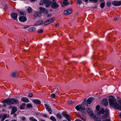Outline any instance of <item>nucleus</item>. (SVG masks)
Segmentation results:
<instances>
[{
  "instance_id": "f257e3e1",
  "label": "nucleus",
  "mask_w": 121,
  "mask_h": 121,
  "mask_svg": "<svg viewBox=\"0 0 121 121\" xmlns=\"http://www.w3.org/2000/svg\"><path fill=\"white\" fill-rule=\"evenodd\" d=\"M109 105L116 109H118V104L116 103V99L113 96L111 95L109 96L108 99Z\"/></svg>"
},
{
  "instance_id": "f03ea898",
  "label": "nucleus",
  "mask_w": 121,
  "mask_h": 121,
  "mask_svg": "<svg viewBox=\"0 0 121 121\" xmlns=\"http://www.w3.org/2000/svg\"><path fill=\"white\" fill-rule=\"evenodd\" d=\"M18 102L17 99H6L3 102V104L7 103L8 105H11L13 104H17Z\"/></svg>"
},
{
  "instance_id": "7ed1b4c3",
  "label": "nucleus",
  "mask_w": 121,
  "mask_h": 121,
  "mask_svg": "<svg viewBox=\"0 0 121 121\" xmlns=\"http://www.w3.org/2000/svg\"><path fill=\"white\" fill-rule=\"evenodd\" d=\"M52 3L51 1H49V0H43L40 1L39 3L40 5H43V4H45L46 5L45 7H48L50 6Z\"/></svg>"
},
{
  "instance_id": "20e7f679",
  "label": "nucleus",
  "mask_w": 121,
  "mask_h": 121,
  "mask_svg": "<svg viewBox=\"0 0 121 121\" xmlns=\"http://www.w3.org/2000/svg\"><path fill=\"white\" fill-rule=\"evenodd\" d=\"M83 105V104H82L81 105H77L75 107V108L77 110L81 112L85 110V107Z\"/></svg>"
},
{
  "instance_id": "39448f33",
  "label": "nucleus",
  "mask_w": 121,
  "mask_h": 121,
  "mask_svg": "<svg viewBox=\"0 0 121 121\" xmlns=\"http://www.w3.org/2000/svg\"><path fill=\"white\" fill-rule=\"evenodd\" d=\"M53 1L51 5L52 8L54 9L58 8L59 6V4L56 2L55 0H53Z\"/></svg>"
},
{
  "instance_id": "423d86ee",
  "label": "nucleus",
  "mask_w": 121,
  "mask_h": 121,
  "mask_svg": "<svg viewBox=\"0 0 121 121\" xmlns=\"http://www.w3.org/2000/svg\"><path fill=\"white\" fill-rule=\"evenodd\" d=\"M103 115L100 116L101 118L102 119L108 117L109 116V112L108 110H105L103 113Z\"/></svg>"
},
{
  "instance_id": "0eeeda50",
  "label": "nucleus",
  "mask_w": 121,
  "mask_h": 121,
  "mask_svg": "<svg viewBox=\"0 0 121 121\" xmlns=\"http://www.w3.org/2000/svg\"><path fill=\"white\" fill-rule=\"evenodd\" d=\"M54 18L53 17L51 19H48L45 21L44 23V24L45 26H46L49 24L52 23L54 21Z\"/></svg>"
},
{
  "instance_id": "6e6552de",
  "label": "nucleus",
  "mask_w": 121,
  "mask_h": 121,
  "mask_svg": "<svg viewBox=\"0 0 121 121\" xmlns=\"http://www.w3.org/2000/svg\"><path fill=\"white\" fill-rule=\"evenodd\" d=\"M72 8H70L68 9L67 10L64 11V13L65 15H67L70 14L72 12Z\"/></svg>"
},
{
  "instance_id": "1a4fd4ad",
  "label": "nucleus",
  "mask_w": 121,
  "mask_h": 121,
  "mask_svg": "<svg viewBox=\"0 0 121 121\" xmlns=\"http://www.w3.org/2000/svg\"><path fill=\"white\" fill-rule=\"evenodd\" d=\"M62 115L63 116L65 117L68 121H71V120L70 119V116L69 115L66 114L64 112H62Z\"/></svg>"
},
{
  "instance_id": "9d476101",
  "label": "nucleus",
  "mask_w": 121,
  "mask_h": 121,
  "mask_svg": "<svg viewBox=\"0 0 121 121\" xmlns=\"http://www.w3.org/2000/svg\"><path fill=\"white\" fill-rule=\"evenodd\" d=\"M25 16H21L19 17V21L22 22H25L26 20V18Z\"/></svg>"
},
{
  "instance_id": "9b49d317",
  "label": "nucleus",
  "mask_w": 121,
  "mask_h": 121,
  "mask_svg": "<svg viewBox=\"0 0 121 121\" xmlns=\"http://www.w3.org/2000/svg\"><path fill=\"white\" fill-rule=\"evenodd\" d=\"M2 119L1 121H3L6 118H9V115L5 114H1Z\"/></svg>"
},
{
  "instance_id": "f8f14e48",
  "label": "nucleus",
  "mask_w": 121,
  "mask_h": 121,
  "mask_svg": "<svg viewBox=\"0 0 121 121\" xmlns=\"http://www.w3.org/2000/svg\"><path fill=\"white\" fill-rule=\"evenodd\" d=\"M44 106L45 107L46 109L50 113L52 114V111L51 110V108H50V106L46 104H44Z\"/></svg>"
},
{
  "instance_id": "ddd939ff",
  "label": "nucleus",
  "mask_w": 121,
  "mask_h": 121,
  "mask_svg": "<svg viewBox=\"0 0 121 121\" xmlns=\"http://www.w3.org/2000/svg\"><path fill=\"white\" fill-rule=\"evenodd\" d=\"M101 102L102 104L105 106H107L108 104V101L107 98H105L103 99Z\"/></svg>"
},
{
  "instance_id": "4468645a",
  "label": "nucleus",
  "mask_w": 121,
  "mask_h": 121,
  "mask_svg": "<svg viewBox=\"0 0 121 121\" xmlns=\"http://www.w3.org/2000/svg\"><path fill=\"white\" fill-rule=\"evenodd\" d=\"M41 13L40 12H36L34 13L33 14V16L35 17H39L42 16V15L41 14Z\"/></svg>"
},
{
  "instance_id": "2eb2a0df",
  "label": "nucleus",
  "mask_w": 121,
  "mask_h": 121,
  "mask_svg": "<svg viewBox=\"0 0 121 121\" xmlns=\"http://www.w3.org/2000/svg\"><path fill=\"white\" fill-rule=\"evenodd\" d=\"M17 14L15 13H12L11 15L12 18L14 20L17 19Z\"/></svg>"
},
{
  "instance_id": "dca6fc26",
  "label": "nucleus",
  "mask_w": 121,
  "mask_h": 121,
  "mask_svg": "<svg viewBox=\"0 0 121 121\" xmlns=\"http://www.w3.org/2000/svg\"><path fill=\"white\" fill-rule=\"evenodd\" d=\"M43 22V21L42 20L37 21L35 23V25L36 26L41 25Z\"/></svg>"
},
{
  "instance_id": "f3484780",
  "label": "nucleus",
  "mask_w": 121,
  "mask_h": 121,
  "mask_svg": "<svg viewBox=\"0 0 121 121\" xmlns=\"http://www.w3.org/2000/svg\"><path fill=\"white\" fill-rule=\"evenodd\" d=\"M112 4L115 6H119L121 5V1H114L113 2Z\"/></svg>"
},
{
  "instance_id": "a211bd4d",
  "label": "nucleus",
  "mask_w": 121,
  "mask_h": 121,
  "mask_svg": "<svg viewBox=\"0 0 121 121\" xmlns=\"http://www.w3.org/2000/svg\"><path fill=\"white\" fill-rule=\"evenodd\" d=\"M11 76L13 78H17L18 76V74L17 72H12L11 73Z\"/></svg>"
},
{
  "instance_id": "6ab92c4d",
  "label": "nucleus",
  "mask_w": 121,
  "mask_h": 121,
  "mask_svg": "<svg viewBox=\"0 0 121 121\" xmlns=\"http://www.w3.org/2000/svg\"><path fill=\"white\" fill-rule=\"evenodd\" d=\"M12 109V110L11 113V114H14L15 112H16L17 110V109L16 107H15L14 106L13 107Z\"/></svg>"
},
{
  "instance_id": "aec40b11",
  "label": "nucleus",
  "mask_w": 121,
  "mask_h": 121,
  "mask_svg": "<svg viewBox=\"0 0 121 121\" xmlns=\"http://www.w3.org/2000/svg\"><path fill=\"white\" fill-rule=\"evenodd\" d=\"M105 111L103 108H101L100 110L97 112V113L99 114H103Z\"/></svg>"
},
{
  "instance_id": "412c9836",
  "label": "nucleus",
  "mask_w": 121,
  "mask_h": 121,
  "mask_svg": "<svg viewBox=\"0 0 121 121\" xmlns=\"http://www.w3.org/2000/svg\"><path fill=\"white\" fill-rule=\"evenodd\" d=\"M93 97H90L88 98L87 100V103L88 104H90L93 101Z\"/></svg>"
},
{
  "instance_id": "4be33fe9",
  "label": "nucleus",
  "mask_w": 121,
  "mask_h": 121,
  "mask_svg": "<svg viewBox=\"0 0 121 121\" xmlns=\"http://www.w3.org/2000/svg\"><path fill=\"white\" fill-rule=\"evenodd\" d=\"M33 101L34 103L37 105H38L41 104V101L38 99H34L33 100Z\"/></svg>"
},
{
  "instance_id": "5701e85b",
  "label": "nucleus",
  "mask_w": 121,
  "mask_h": 121,
  "mask_svg": "<svg viewBox=\"0 0 121 121\" xmlns=\"http://www.w3.org/2000/svg\"><path fill=\"white\" fill-rule=\"evenodd\" d=\"M89 115L90 117L91 118L93 119L94 120L97 117H96L95 115L93 113V112L91 113L90 114H89Z\"/></svg>"
},
{
  "instance_id": "b1692460",
  "label": "nucleus",
  "mask_w": 121,
  "mask_h": 121,
  "mask_svg": "<svg viewBox=\"0 0 121 121\" xmlns=\"http://www.w3.org/2000/svg\"><path fill=\"white\" fill-rule=\"evenodd\" d=\"M36 29V28L34 27H32L29 28L28 29V31L29 32H32L35 31Z\"/></svg>"
},
{
  "instance_id": "393cba45",
  "label": "nucleus",
  "mask_w": 121,
  "mask_h": 121,
  "mask_svg": "<svg viewBox=\"0 0 121 121\" xmlns=\"http://www.w3.org/2000/svg\"><path fill=\"white\" fill-rule=\"evenodd\" d=\"M118 102L120 103V105L118 104V109L119 110H121V99H117Z\"/></svg>"
},
{
  "instance_id": "a878e982",
  "label": "nucleus",
  "mask_w": 121,
  "mask_h": 121,
  "mask_svg": "<svg viewBox=\"0 0 121 121\" xmlns=\"http://www.w3.org/2000/svg\"><path fill=\"white\" fill-rule=\"evenodd\" d=\"M22 100L23 102L28 103L29 101V99L23 97L22 99Z\"/></svg>"
},
{
  "instance_id": "bb28decb",
  "label": "nucleus",
  "mask_w": 121,
  "mask_h": 121,
  "mask_svg": "<svg viewBox=\"0 0 121 121\" xmlns=\"http://www.w3.org/2000/svg\"><path fill=\"white\" fill-rule=\"evenodd\" d=\"M69 4L67 0H64L63 1V4L65 6H66Z\"/></svg>"
},
{
  "instance_id": "cd10ccee",
  "label": "nucleus",
  "mask_w": 121,
  "mask_h": 121,
  "mask_svg": "<svg viewBox=\"0 0 121 121\" xmlns=\"http://www.w3.org/2000/svg\"><path fill=\"white\" fill-rule=\"evenodd\" d=\"M87 111V113L88 114H90L91 113H92L93 112L90 109L87 107L86 108Z\"/></svg>"
},
{
  "instance_id": "c85d7f7f",
  "label": "nucleus",
  "mask_w": 121,
  "mask_h": 121,
  "mask_svg": "<svg viewBox=\"0 0 121 121\" xmlns=\"http://www.w3.org/2000/svg\"><path fill=\"white\" fill-rule=\"evenodd\" d=\"M29 119L31 121H37L35 118L32 117H30Z\"/></svg>"
},
{
  "instance_id": "c756f323",
  "label": "nucleus",
  "mask_w": 121,
  "mask_h": 121,
  "mask_svg": "<svg viewBox=\"0 0 121 121\" xmlns=\"http://www.w3.org/2000/svg\"><path fill=\"white\" fill-rule=\"evenodd\" d=\"M39 9L40 11L42 12H44V11L45 10V8H43L42 7L39 8Z\"/></svg>"
},
{
  "instance_id": "7c9ffc66",
  "label": "nucleus",
  "mask_w": 121,
  "mask_h": 121,
  "mask_svg": "<svg viewBox=\"0 0 121 121\" xmlns=\"http://www.w3.org/2000/svg\"><path fill=\"white\" fill-rule=\"evenodd\" d=\"M105 3L104 2H102L100 4V6L102 9H103L104 7Z\"/></svg>"
},
{
  "instance_id": "2f4dec72",
  "label": "nucleus",
  "mask_w": 121,
  "mask_h": 121,
  "mask_svg": "<svg viewBox=\"0 0 121 121\" xmlns=\"http://www.w3.org/2000/svg\"><path fill=\"white\" fill-rule=\"evenodd\" d=\"M19 13L20 15L22 16H26V14H25V13L21 11L19 12Z\"/></svg>"
},
{
  "instance_id": "473e14b6",
  "label": "nucleus",
  "mask_w": 121,
  "mask_h": 121,
  "mask_svg": "<svg viewBox=\"0 0 121 121\" xmlns=\"http://www.w3.org/2000/svg\"><path fill=\"white\" fill-rule=\"evenodd\" d=\"M32 9L30 7L28 8L27 9V12L29 13H30L32 12Z\"/></svg>"
},
{
  "instance_id": "72a5a7b5",
  "label": "nucleus",
  "mask_w": 121,
  "mask_h": 121,
  "mask_svg": "<svg viewBox=\"0 0 121 121\" xmlns=\"http://www.w3.org/2000/svg\"><path fill=\"white\" fill-rule=\"evenodd\" d=\"M57 117L59 119H61L62 118V116L60 114L58 113L56 114Z\"/></svg>"
},
{
  "instance_id": "f704fd0d",
  "label": "nucleus",
  "mask_w": 121,
  "mask_h": 121,
  "mask_svg": "<svg viewBox=\"0 0 121 121\" xmlns=\"http://www.w3.org/2000/svg\"><path fill=\"white\" fill-rule=\"evenodd\" d=\"M50 119L53 121H56V119L54 116H51L50 117Z\"/></svg>"
},
{
  "instance_id": "c9c22d12",
  "label": "nucleus",
  "mask_w": 121,
  "mask_h": 121,
  "mask_svg": "<svg viewBox=\"0 0 121 121\" xmlns=\"http://www.w3.org/2000/svg\"><path fill=\"white\" fill-rule=\"evenodd\" d=\"M75 102L73 101L72 102V101H69L68 102V104L70 105H71L73 104H74Z\"/></svg>"
},
{
  "instance_id": "e433bc0d",
  "label": "nucleus",
  "mask_w": 121,
  "mask_h": 121,
  "mask_svg": "<svg viewBox=\"0 0 121 121\" xmlns=\"http://www.w3.org/2000/svg\"><path fill=\"white\" fill-rule=\"evenodd\" d=\"M94 121H101V118L97 117L95 119Z\"/></svg>"
},
{
  "instance_id": "4c0bfd02",
  "label": "nucleus",
  "mask_w": 121,
  "mask_h": 121,
  "mask_svg": "<svg viewBox=\"0 0 121 121\" xmlns=\"http://www.w3.org/2000/svg\"><path fill=\"white\" fill-rule=\"evenodd\" d=\"M89 0L94 3H96L98 2V0Z\"/></svg>"
},
{
  "instance_id": "58836bf2",
  "label": "nucleus",
  "mask_w": 121,
  "mask_h": 121,
  "mask_svg": "<svg viewBox=\"0 0 121 121\" xmlns=\"http://www.w3.org/2000/svg\"><path fill=\"white\" fill-rule=\"evenodd\" d=\"M106 4L108 7H109L111 5V3L110 1H108L107 2Z\"/></svg>"
},
{
  "instance_id": "ea45409f",
  "label": "nucleus",
  "mask_w": 121,
  "mask_h": 121,
  "mask_svg": "<svg viewBox=\"0 0 121 121\" xmlns=\"http://www.w3.org/2000/svg\"><path fill=\"white\" fill-rule=\"evenodd\" d=\"M26 107L28 108H31L32 107V105L30 104H27L26 105Z\"/></svg>"
},
{
  "instance_id": "a19ab883",
  "label": "nucleus",
  "mask_w": 121,
  "mask_h": 121,
  "mask_svg": "<svg viewBox=\"0 0 121 121\" xmlns=\"http://www.w3.org/2000/svg\"><path fill=\"white\" fill-rule=\"evenodd\" d=\"M82 3V1L81 0H78L77 1V3L78 4H80L81 3Z\"/></svg>"
},
{
  "instance_id": "79ce46f5",
  "label": "nucleus",
  "mask_w": 121,
  "mask_h": 121,
  "mask_svg": "<svg viewBox=\"0 0 121 121\" xmlns=\"http://www.w3.org/2000/svg\"><path fill=\"white\" fill-rule=\"evenodd\" d=\"M43 32V30L42 29L39 30L38 31V33H41Z\"/></svg>"
},
{
  "instance_id": "37998d69",
  "label": "nucleus",
  "mask_w": 121,
  "mask_h": 121,
  "mask_svg": "<svg viewBox=\"0 0 121 121\" xmlns=\"http://www.w3.org/2000/svg\"><path fill=\"white\" fill-rule=\"evenodd\" d=\"M100 106L99 105H97L96 107V109L98 112L100 108Z\"/></svg>"
},
{
  "instance_id": "c03bdc74",
  "label": "nucleus",
  "mask_w": 121,
  "mask_h": 121,
  "mask_svg": "<svg viewBox=\"0 0 121 121\" xmlns=\"http://www.w3.org/2000/svg\"><path fill=\"white\" fill-rule=\"evenodd\" d=\"M28 95L29 97H31L33 96V95L31 93H29L28 94Z\"/></svg>"
},
{
  "instance_id": "a18cd8bd",
  "label": "nucleus",
  "mask_w": 121,
  "mask_h": 121,
  "mask_svg": "<svg viewBox=\"0 0 121 121\" xmlns=\"http://www.w3.org/2000/svg\"><path fill=\"white\" fill-rule=\"evenodd\" d=\"M51 96L52 98H54L55 96V95L54 94H52L51 95Z\"/></svg>"
},
{
  "instance_id": "49530a36",
  "label": "nucleus",
  "mask_w": 121,
  "mask_h": 121,
  "mask_svg": "<svg viewBox=\"0 0 121 121\" xmlns=\"http://www.w3.org/2000/svg\"><path fill=\"white\" fill-rule=\"evenodd\" d=\"M59 25V23H57L55 24V27L58 26Z\"/></svg>"
},
{
  "instance_id": "de8ad7c7",
  "label": "nucleus",
  "mask_w": 121,
  "mask_h": 121,
  "mask_svg": "<svg viewBox=\"0 0 121 121\" xmlns=\"http://www.w3.org/2000/svg\"><path fill=\"white\" fill-rule=\"evenodd\" d=\"M20 108L21 109H22L24 108V106H22V105H21L20 107Z\"/></svg>"
},
{
  "instance_id": "09e8293b",
  "label": "nucleus",
  "mask_w": 121,
  "mask_h": 121,
  "mask_svg": "<svg viewBox=\"0 0 121 121\" xmlns=\"http://www.w3.org/2000/svg\"><path fill=\"white\" fill-rule=\"evenodd\" d=\"M5 9L6 10L8 8L7 6L6 5H5L4 6Z\"/></svg>"
},
{
  "instance_id": "8fccbe9b",
  "label": "nucleus",
  "mask_w": 121,
  "mask_h": 121,
  "mask_svg": "<svg viewBox=\"0 0 121 121\" xmlns=\"http://www.w3.org/2000/svg\"><path fill=\"white\" fill-rule=\"evenodd\" d=\"M110 119H107L104 120H103L102 121H110Z\"/></svg>"
},
{
  "instance_id": "3c124183",
  "label": "nucleus",
  "mask_w": 121,
  "mask_h": 121,
  "mask_svg": "<svg viewBox=\"0 0 121 121\" xmlns=\"http://www.w3.org/2000/svg\"><path fill=\"white\" fill-rule=\"evenodd\" d=\"M43 116L46 117H48V116L46 114H43Z\"/></svg>"
},
{
  "instance_id": "603ef678",
  "label": "nucleus",
  "mask_w": 121,
  "mask_h": 121,
  "mask_svg": "<svg viewBox=\"0 0 121 121\" xmlns=\"http://www.w3.org/2000/svg\"><path fill=\"white\" fill-rule=\"evenodd\" d=\"M26 105V104L25 103H22V106H25Z\"/></svg>"
},
{
  "instance_id": "864d4df0",
  "label": "nucleus",
  "mask_w": 121,
  "mask_h": 121,
  "mask_svg": "<svg viewBox=\"0 0 121 121\" xmlns=\"http://www.w3.org/2000/svg\"><path fill=\"white\" fill-rule=\"evenodd\" d=\"M22 119L23 120H26V118L25 117H22Z\"/></svg>"
},
{
  "instance_id": "5fc2aeb1",
  "label": "nucleus",
  "mask_w": 121,
  "mask_h": 121,
  "mask_svg": "<svg viewBox=\"0 0 121 121\" xmlns=\"http://www.w3.org/2000/svg\"><path fill=\"white\" fill-rule=\"evenodd\" d=\"M51 14H48V16H47V17H50L51 16Z\"/></svg>"
},
{
  "instance_id": "6e6d98bb",
  "label": "nucleus",
  "mask_w": 121,
  "mask_h": 121,
  "mask_svg": "<svg viewBox=\"0 0 121 121\" xmlns=\"http://www.w3.org/2000/svg\"><path fill=\"white\" fill-rule=\"evenodd\" d=\"M120 117L121 118V112L119 113Z\"/></svg>"
},
{
  "instance_id": "4d7b16f0",
  "label": "nucleus",
  "mask_w": 121,
  "mask_h": 121,
  "mask_svg": "<svg viewBox=\"0 0 121 121\" xmlns=\"http://www.w3.org/2000/svg\"><path fill=\"white\" fill-rule=\"evenodd\" d=\"M48 10H46L45 11V12L47 13H48Z\"/></svg>"
},
{
  "instance_id": "13d9d810",
  "label": "nucleus",
  "mask_w": 121,
  "mask_h": 121,
  "mask_svg": "<svg viewBox=\"0 0 121 121\" xmlns=\"http://www.w3.org/2000/svg\"><path fill=\"white\" fill-rule=\"evenodd\" d=\"M28 27H23V28L24 29H26Z\"/></svg>"
},
{
  "instance_id": "bf43d9fd",
  "label": "nucleus",
  "mask_w": 121,
  "mask_h": 121,
  "mask_svg": "<svg viewBox=\"0 0 121 121\" xmlns=\"http://www.w3.org/2000/svg\"><path fill=\"white\" fill-rule=\"evenodd\" d=\"M83 1H84L86 2L88 1V0H82Z\"/></svg>"
},
{
  "instance_id": "052dcab7",
  "label": "nucleus",
  "mask_w": 121,
  "mask_h": 121,
  "mask_svg": "<svg viewBox=\"0 0 121 121\" xmlns=\"http://www.w3.org/2000/svg\"><path fill=\"white\" fill-rule=\"evenodd\" d=\"M99 1L100 2H102L103 1H104V0H99Z\"/></svg>"
},
{
  "instance_id": "680f3d73",
  "label": "nucleus",
  "mask_w": 121,
  "mask_h": 121,
  "mask_svg": "<svg viewBox=\"0 0 121 121\" xmlns=\"http://www.w3.org/2000/svg\"><path fill=\"white\" fill-rule=\"evenodd\" d=\"M76 121H82V120H77Z\"/></svg>"
},
{
  "instance_id": "e2e57ef3",
  "label": "nucleus",
  "mask_w": 121,
  "mask_h": 121,
  "mask_svg": "<svg viewBox=\"0 0 121 121\" xmlns=\"http://www.w3.org/2000/svg\"><path fill=\"white\" fill-rule=\"evenodd\" d=\"M16 116H17V115H16V114H14V117H16Z\"/></svg>"
},
{
  "instance_id": "0e129e2a",
  "label": "nucleus",
  "mask_w": 121,
  "mask_h": 121,
  "mask_svg": "<svg viewBox=\"0 0 121 121\" xmlns=\"http://www.w3.org/2000/svg\"><path fill=\"white\" fill-rule=\"evenodd\" d=\"M3 106L4 107H5L6 106V105L5 104H4L3 105Z\"/></svg>"
},
{
  "instance_id": "69168bd1",
  "label": "nucleus",
  "mask_w": 121,
  "mask_h": 121,
  "mask_svg": "<svg viewBox=\"0 0 121 121\" xmlns=\"http://www.w3.org/2000/svg\"><path fill=\"white\" fill-rule=\"evenodd\" d=\"M1 117H2L1 114H0V119Z\"/></svg>"
},
{
  "instance_id": "338daca9",
  "label": "nucleus",
  "mask_w": 121,
  "mask_h": 121,
  "mask_svg": "<svg viewBox=\"0 0 121 121\" xmlns=\"http://www.w3.org/2000/svg\"><path fill=\"white\" fill-rule=\"evenodd\" d=\"M114 19L115 20H117V18H115Z\"/></svg>"
},
{
  "instance_id": "774afa93",
  "label": "nucleus",
  "mask_w": 121,
  "mask_h": 121,
  "mask_svg": "<svg viewBox=\"0 0 121 121\" xmlns=\"http://www.w3.org/2000/svg\"><path fill=\"white\" fill-rule=\"evenodd\" d=\"M12 121H16V120H12Z\"/></svg>"
}]
</instances>
